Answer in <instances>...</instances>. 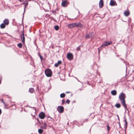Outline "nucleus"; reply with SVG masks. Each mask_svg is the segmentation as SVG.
<instances>
[{
    "label": "nucleus",
    "mask_w": 134,
    "mask_h": 134,
    "mask_svg": "<svg viewBox=\"0 0 134 134\" xmlns=\"http://www.w3.org/2000/svg\"><path fill=\"white\" fill-rule=\"evenodd\" d=\"M125 94L123 93H121L119 96V98L121 100L122 105L124 106L125 109H127V108L125 104Z\"/></svg>",
    "instance_id": "f257e3e1"
},
{
    "label": "nucleus",
    "mask_w": 134,
    "mask_h": 134,
    "mask_svg": "<svg viewBox=\"0 0 134 134\" xmlns=\"http://www.w3.org/2000/svg\"><path fill=\"white\" fill-rule=\"evenodd\" d=\"M44 72L46 76L47 77H50L52 75V72L50 69H47L45 70Z\"/></svg>",
    "instance_id": "f03ea898"
},
{
    "label": "nucleus",
    "mask_w": 134,
    "mask_h": 134,
    "mask_svg": "<svg viewBox=\"0 0 134 134\" xmlns=\"http://www.w3.org/2000/svg\"><path fill=\"white\" fill-rule=\"evenodd\" d=\"M112 43V41L109 42L108 41H104L103 44L101 45V47L104 48L106 46L111 44Z\"/></svg>",
    "instance_id": "7ed1b4c3"
},
{
    "label": "nucleus",
    "mask_w": 134,
    "mask_h": 134,
    "mask_svg": "<svg viewBox=\"0 0 134 134\" xmlns=\"http://www.w3.org/2000/svg\"><path fill=\"white\" fill-rule=\"evenodd\" d=\"M64 107L62 106H59L58 107L57 110L60 113H62L64 111Z\"/></svg>",
    "instance_id": "20e7f679"
},
{
    "label": "nucleus",
    "mask_w": 134,
    "mask_h": 134,
    "mask_svg": "<svg viewBox=\"0 0 134 134\" xmlns=\"http://www.w3.org/2000/svg\"><path fill=\"white\" fill-rule=\"evenodd\" d=\"M62 5L64 7H66L68 4L69 3L66 0H62Z\"/></svg>",
    "instance_id": "39448f33"
},
{
    "label": "nucleus",
    "mask_w": 134,
    "mask_h": 134,
    "mask_svg": "<svg viewBox=\"0 0 134 134\" xmlns=\"http://www.w3.org/2000/svg\"><path fill=\"white\" fill-rule=\"evenodd\" d=\"M67 56L68 59L70 60H71L73 59V55L71 53H68Z\"/></svg>",
    "instance_id": "423d86ee"
},
{
    "label": "nucleus",
    "mask_w": 134,
    "mask_h": 134,
    "mask_svg": "<svg viewBox=\"0 0 134 134\" xmlns=\"http://www.w3.org/2000/svg\"><path fill=\"white\" fill-rule=\"evenodd\" d=\"M20 38L22 40V42L24 43L25 41V38L24 37V32H23L21 35L20 36Z\"/></svg>",
    "instance_id": "0eeeda50"
},
{
    "label": "nucleus",
    "mask_w": 134,
    "mask_h": 134,
    "mask_svg": "<svg viewBox=\"0 0 134 134\" xmlns=\"http://www.w3.org/2000/svg\"><path fill=\"white\" fill-rule=\"evenodd\" d=\"M76 23L70 24L68 25V27L70 28H74L76 27Z\"/></svg>",
    "instance_id": "6e6552de"
},
{
    "label": "nucleus",
    "mask_w": 134,
    "mask_h": 134,
    "mask_svg": "<svg viewBox=\"0 0 134 134\" xmlns=\"http://www.w3.org/2000/svg\"><path fill=\"white\" fill-rule=\"evenodd\" d=\"M110 4L111 6L117 5V4L115 1L114 0H111Z\"/></svg>",
    "instance_id": "1a4fd4ad"
},
{
    "label": "nucleus",
    "mask_w": 134,
    "mask_h": 134,
    "mask_svg": "<svg viewBox=\"0 0 134 134\" xmlns=\"http://www.w3.org/2000/svg\"><path fill=\"white\" fill-rule=\"evenodd\" d=\"M40 118L41 119H43L45 116V114L43 112L41 113L39 115Z\"/></svg>",
    "instance_id": "9d476101"
},
{
    "label": "nucleus",
    "mask_w": 134,
    "mask_h": 134,
    "mask_svg": "<svg viewBox=\"0 0 134 134\" xmlns=\"http://www.w3.org/2000/svg\"><path fill=\"white\" fill-rule=\"evenodd\" d=\"M103 1L102 0H100L99 3V7L101 8L103 7Z\"/></svg>",
    "instance_id": "9b49d317"
},
{
    "label": "nucleus",
    "mask_w": 134,
    "mask_h": 134,
    "mask_svg": "<svg viewBox=\"0 0 134 134\" xmlns=\"http://www.w3.org/2000/svg\"><path fill=\"white\" fill-rule=\"evenodd\" d=\"M9 23V20L8 19H4L3 21V23L6 25H8Z\"/></svg>",
    "instance_id": "f8f14e48"
},
{
    "label": "nucleus",
    "mask_w": 134,
    "mask_h": 134,
    "mask_svg": "<svg viewBox=\"0 0 134 134\" xmlns=\"http://www.w3.org/2000/svg\"><path fill=\"white\" fill-rule=\"evenodd\" d=\"M47 127V125L46 122H44L43 123V125L42 126H41L40 127L42 129H46Z\"/></svg>",
    "instance_id": "ddd939ff"
},
{
    "label": "nucleus",
    "mask_w": 134,
    "mask_h": 134,
    "mask_svg": "<svg viewBox=\"0 0 134 134\" xmlns=\"http://www.w3.org/2000/svg\"><path fill=\"white\" fill-rule=\"evenodd\" d=\"M61 63L62 62L61 61H58L57 63H56L55 64L54 66L55 67H57L60 64H61Z\"/></svg>",
    "instance_id": "4468645a"
},
{
    "label": "nucleus",
    "mask_w": 134,
    "mask_h": 134,
    "mask_svg": "<svg viewBox=\"0 0 134 134\" xmlns=\"http://www.w3.org/2000/svg\"><path fill=\"white\" fill-rule=\"evenodd\" d=\"M76 27H81L83 26L82 25L79 23H76Z\"/></svg>",
    "instance_id": "2eb2a0df"
},
{
    "label": "nucleus",
    "mask_w": 134,
    "mask_h": 134,
    "mask_svg": "<svg viewBox=\"0 0 134 134\" xmlns=\"http://www.w3.org/2000/svg\"><path fill=\"white\" fill-rule=\"evenodd\" d=\"M23 4H24V13L25 12V9L26 7H27V6L28 5V2H24L23 3Z\"/></svg>",
    "instance_id": "dca6fc26"
},
{
    "label": "nucleus",
    "mask_w": 134,
    "mask_h": 134,
    "mask_svg": "<svg viewBox=\"0 0 134 134\" xmlns=\"http://www.w3.org/2000/svg\"><path fill=\"white\" fill-rule=\"evenodd\" d=\"M124 15L126 16H127L129 15V11H126L124 12Z\"/></svg>",
    "instance_id": "f3484780"
},
{
    "label": "nucleus",
    "mask_w": 134,
    "mask_h": 134,
    "mask_svg": "<svg viewBox=\"0 0 134 134\" xmlns=\"http://www.w3.org/2000/svg\"><path fill=\"white\" fill-rule=\"evenodd\" d=\"M111 94L112 95H114V96L116 94V91H115V90H113L112 91H111Z\"/></svg>",
    "instance_id": "a211bd4d"
},
{
    "label": "nucleus",
    "mask_w": 134,
    "mask_h": 134,
    "mask_svg": "<svg viewBox=\"0 0 134 134\" xmlns=\"http://www.w3.org/2000/svg\"><path fill=\"white\" fill-rule=\"evenodd\" d=\"M6 25L3 23L2 24L0 25V27L1 29H4Z\"/></svg>",
    "instance_id": "6ab92c4d"
},
{
    "label": "nucleus",
    "mask_w": 134,
    "mask_h": 134,
    "mask_svg": "<svg viewBox=\"0 0 134 134\" xmlns=\"http://www.w3.org/2000/svg\"><path fill=\"white\" fill-rule=\"evenodd\" d=\"M29 91L31 93H32L34 91V89L33 88H30L29 89Z\"/></svg>",
    "instance_id": "aec40b11"
},
{
    "label": "nucleus",
    "mask_w": 134,
    "mask_h": 134,
    "mask_svg": "<svg viewBox=\"0 0 134 134\" xmlns=\"http://www.w3.org/2000/svg\"><path fill=\"white\" fill-rule=\"evenodd\" d=\"M115 106L117 108H119L120 107L121 105L119 103H116L115 105Z\"/></svg>",
    "instance_id": "412c9836"
},
{
    "label": "nucleus",
    "mask_w": 134,
    "mask_h": 134,
    "mask_svg": "<svg viewBox=\"0 0 134 134\" xmlns=\"http://www.w3.org/2000/svg\"><path fill=\"white\" fill-rule=\"evenodd\" d=\"M60 96L61 98H64L65 96V94L64 93H62L60 94Z\"/></svg>",
    "instance_id": "4be33fe9"
},
{
    "label": "nucleus",
    "mask_w": 134,
    "mask_h": 134,
    "mask_svg": "<svg viewBox=\"0 0 134 134\" xmlns=\"http://www.w3.org/2000/svg\"><path fill=\"white\" fill-rule=\"evenodd\" d=\"M103 47H101V46L98 48V53L99 54L100 52V51H101L102 48Z\"/></svg>",
    "instance_id": "5701e85b"
},
{
    "label": "nucleus",
    "mask_w": 134,
    "mask_h": 134,
    "mask_svg": "<svg viewBox=\"0 0 134 134\" xmlns=\"http://www.w3.org/2000/svg\"><path fill=\"white\" fill-rule=\"evenodd\" d=\"M43 132V130L41 129H39L38 130V132L39 133L41 134Z\"/></svg>",
    "instance_id": "b1692460"
},
{
    "label": "nucleus",
    "mask_w": 134,
    "mask_h": 134,
    "mask_svg": "<svg viewBox=\"0 0 134 134\" xmlns=\"http://www.w3.org/2000/svg\"><path fill=\"white\" fill-rule=\"evenodd\" d=\"M17 46L20 48H21L22 47V44L21 43H19L18 44Z\"/></svg>",
    "instance_id": "393cba45"
},
{
    "label": "nucleus",
    "mask_w": 134,
    "mask_h": 134,
    "mask_svg": "<svg viewBox=\"0 0 134 134\" xmlns=\"http://www.w3.org/2000/svg\"><path fill=\"white\" fill-rule=\"evenodd\" d=\"M59 28V27L58 25H56L55 26L54 29L56 30H58Z\"/></svg>",
    "instance_id": "a878e982"
},
{
    "label": "nucleus",
    "mask_w": 134,
    "mask_h": 134,
    "mask_svg": "<svg viewBox=\"0 0 134 134\" xmlns=\"http://www.w3.org/2000/svg\"><path fill=\"white\" fill-rule=\"evenodd\" d=\"M124 121H125V127L126 128L127 127V122L126 120L125 119Z\"/></svg>",
    "instance_id": "bb28decb"
},
{
    "label": "nucleus",
    "mask_w": 134,
    "mask_h": 134,
    "mask_svg": "<svg viewBox=\"0 0 134 134\" xmlns=\"http://www.w3.org/2000/svg\"><path fill=\"white\" fill-rule=\"evenodd\" d=\"M70 102V101L68 99H67L66 101V103H68V104H69V103Z\"/></svg>",
    "instance_id": "cd10ccee"
},
{
    "label": "nucleus",
    "mask_w": 134,
    "mask_h": 134,
    "mask_svg": "<svg viewBox=\"0 0 134 134\" xmlns=\"http://www.w3.org/2000/svg\"><path fill=\"white\" fill-rule=\"evenodd\" d=\"M80 47H78L76 48V50H77V51H79L80 50Z\"/></svg>",
    "instance_id": "c85d7f7f"
},
{
    "label": "nucleus",
    "mask_w": 134,
    "mask_h": 134,
    "mask_svg": "<svg viewBox=\"0 0 134 134\" xmlns=\"http://www.w3.org/2000/svg\"><path fill=\"white\" fill-rule=\"evenodd\" d=\"M90 37H89V36L88 35H86V36H85V38H89Z\"/></svg>",
    "instance_id": "c756f323"
},
{
    "label": "nucleus",
    "mask_w": 134,
    "mask_h": 134,
    "mask_svg": "<svg viewBox=\"0 0 134 134\" xmlns=\"http://www.w3.org/2000/svg\"><path fill=\"white\" fill-rule=\"evenodd\" d=\"M107 129L108 131H109L110 129V127L108 125L107 126Z\"/></svg>",
    "instance_id": "7c9ffc66"
},
{
    "label": "nucleus",
    "mask_w": 134,
    "mask_h": 134,
    "mask_svg": "<svg viewBox=\"0 0 134 134\" xmlns=\"http://www.w3.org/2000/svg\"><path fill=\"white\" fill-rule=\"evenodd\" d=\"M1 101H2V102L5 105V103L3 101V99H1Z\"/></svg>",
    "instance_id": "2f4dec72"
},
{
    "label": "nucleus",
    "mask_w": 134,
    "mask_h": 134,
    "mask_svg": "<svg viewBox=\"0 0 134 134\" xmlns=\"http://www.w3.org/2000/svg\"><path fill=\"white\" fill-rule=\"evenodd\" d=\"M130 21H131L130 19H129L128 20V24L129 25V24H130Z\"/></svg>",
    "instance_id": "473e14b6"
},
{
    "label": "nucleus",
    "mask_w": 134,
    "mask_h": 134,
    "mask_svg": "<svg viewBox=\"0 0 134 134\" xmlns=\"http://www.w3.org/2000/svg\"><path fill=\"white\" fill-rule=\"evenodd\" d=\"M65 102V100L64 99L62 100V104L63 105L64 103Z\"/></svg>",
    "instance_id": "72a5a7b5"
},
{
    "label": "nucleus",
    "mask_w": 134,
    "mask_h": 134,
    "mask_svg": "<svg viewBox=\"0 0 134 134\" xmlns=\"http://www.w3.org/2000/svg\"><path fill=\"white\" fill-rule=\"evenodd\" d=\"M40 58L42 60L43 59V57H42L40 55Z\"/></svg>",
    "instance_id": "f704fd0d"
},
{
    "label": "nucleus",
    "mask_w": 134,
    "mask_h": 134,
    "mask_svg": "<svg viewBox=\"0 0 134 134\" xmlns=\"http://www.w3.org/2000/svg\"><path fill=\"white\" fill-rule=\"evenodd\" d=\"M2 78L0 76V84L1 83V80H2Z\"/></svg>",
    "instance_id": "c9c22d12"
},
{
    "label": "nucleus",
    "mask_w": 134,
    "mask_h": 134,
    "mask_svg": "<svg viewBox=\"0 0 134 134\" xmlns=\"http://www.w3.org/2000/svg\"><path fill=\"white\" fill-rule=\"evenodd\" d=\"M1 113H2L1 110V109H0V115L1 114Z\"/></svg>",
    "instance_id": "e433bc0d"
},
{
    "label": "nucleus",
    "mask_w": 134,
    "mask_h": 134,
    "mask_svg": "<svg viewBox=\"0 0 134 134\" xmlns=\"http://www.w3.org/2000/svg\"><path fill=\"white\" fill-rule=\"evenodd\" d=\"M117 116L118 117V119L119 120V118L118 115H117Z\"/></svg>",
    "instance_id": "4c0bfd02"
},
{
    "label": "nucleus",
    "mask_w": 134,
    "mask_h": 134,
    "mask_svg": "<svg viewBox=\"0 0 134 134\" xmlns=\"http://www.w3.org/2000/svg\"><path fill=\"white\" fill-rule=\"evenodd\" d=\"M75 78L76 79L79 81H79L78 79L76 78V77H75Z\"/></svg>",
    "instance_id": "58836bf2"
},
{
    "label": "nucleus",
    "mask_w": 134,
    "mask_h": 134,
    "mask_svg": "<svg viewBox=\"0 0 134 134\" xmlns=\"http://www.w3.org/2000/svg\"><path fill=\"white\" fill-rule=\"evenodd\" d=\"M69 92H66V93H69Z\"/></svg>",
    "instance_id": "ea45409f"
},
{
    "label": "nucleus",
    "mask_w": 134,
    "mask_h": 134,
    "mask_svg": "<svg viewBox=\"0 0 134 134\" xmlns=\"http://www.w3.org/2000/svg\"><path fill=\"white\" fill-rule=\"evenodd\" d=\"M20 2H21V0H18Z\"/></svg>",
    "instance_id": "a19ab883"
},
{
    "label": "nucleus",
    "mask_w": 134,
    "mask_h": 134,
    "mask_svg": "<svg viewBox=\"0 0 134 134\" xmlns=\"http://www.w3.org/2000/svg\"><path fill=\"white\" fill-rule=\"evenodd\" d=\"M48 118H50V119H51V117H49Z\"/></svg>",
    "instance_id": "79ce46f5"
},
{
    "label": "nucleus",
    "mask_w": 134,
    "mask_h": 134,
    "mask_svg": "<svg viewBox=\"0 0 134 134\" xmlns=\"http://www.w3.org/2000/svg\"><path fill=\"white\" fill-rule=\"evenodd\" d=\"M117 57H118L119 56L118 55H116Z\"/></svg>",
    "instance_id": "37998d69"
},
{
    "label": "nucleus",
    "mask_w": 134,
    "mask_h": 134,
    "mask_svg": "<svg viewBox=\"0 0 134 134\" xmlns=\"http://www.w3.org/2000/svg\"><path fill=\"white\" fill-rule=\"evenodd\" d=\"M120 1L121 0H119Z\"/></svg>",
    "instance_id": "c03bdc74"
}]
</instances>
